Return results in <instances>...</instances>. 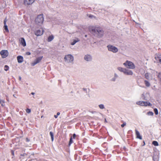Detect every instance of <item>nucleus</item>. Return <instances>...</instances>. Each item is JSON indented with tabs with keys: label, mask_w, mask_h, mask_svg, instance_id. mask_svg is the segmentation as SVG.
<instances>
[{
	"label": "nucleus",
	"mask_w": 161,
	"mask_h": 161,
	"mask_svg": "<svg viewBox=\"0 0 161 161\" xmlns=\"http://www.w3.org/2000/svg\"><path fill=\"white\" fill-rule=\"evenodd\" d=\"M157 73V72L153 71L150 73H146L145 74V77L149 80H153L155 81H157L155 78V76Z\"/></svg>",
	"instance_id": "f03ea898"
},
{
	"label": "nucleus",
	"mask_w": 161,
	"mask_h": 161,
	"mask_svg": "<svg viewBox=\"0 0 161 161\" xmlns=\"http://www.w3.org/2000/svg\"><path fill=\"white\" fill-rule=\"evenodd\" d=\"M64 59L66 63H71L73 61L74 57L71 54H68L65 56Z\"/></svg>",
	"instance_id": "20e7f679"
},
{
	"label": "nucleus",
	"mask_w": 161,
	"mask_h": 161,
	"mask_svg": "<svg viewBox=\"0 0 161 161\" xmlns=\"http://www.w3.org/2000/svg\"><path fill=\"white\" fill-rule=\"evenodd\" d=\"M84 59L87 62H90L92 61V57L91 55L87 54L85 55Z\"/></svg>",
	"instance_id": "1a4fd4ad"
},
{
	"label": "nucleus",
	"mask_w": 161,
	"mask_h": 161,
	"mask_svg": "<svg viewBox=\"0 0 161 161\" xmlns=\"http://www.w3.org/2000/svg\"><path fill=\"white\" fill-rule=\"evenodd\" d=\"M0 54H1L2 58H5L8 56V51L6 50H3L1 51Z\"/></svg>",
	"instance_id": "f8f14e48"
},
{
	"label": "nucleus",
	"mask_w": 161,
	"mask_h": 161,
	"mask_svg": "<svg viewBox=\"0 0 161 161\" xmlns=\"http://www.w3.org/2000/svg\"><path fill=\"white\" fill-rule=\"evenodd\" d=\"M147 114L148 115H151V116H152L153 115V112H149L147 113Z\"/></svg>",
	"instance_id": "2f4dec72"
},
{
	"label": "nucleus",
	"mask_w": 161,
	"mask_h": 161,
	"mask_svg": "<svg viewBox=\"0 0 161 161\" xmlns=\"http://www.w3.org/2000/svg\"><path fill=\"white\" fill-rule=\"evenodd\" d=\"M42 57H41L37 58L33 62L31 63V65L33 66H34L37 64L40 63L41 61Z\"/></svg>",
	"instance_id": "9b49d317"
},
{
	"label": "nucleus",
	"mask_w": 161,
	"mask_h": 161,
	"mask_svg": "<svg viewBox=\"0 0 161 161\" xmlns=\"http://www.w3.org/2000/svg\"><path fill=\"white\" fill-rule=\"evenodd\" d=\"M89 30L96 37H101L103 35L104 32L100 27L91 26L89 27Z\"/></svg>",
	"instance_id": "f257e3e1"
},
{
	"label": "nucleus",
	"mask_w": 161,
	"mask_h": 161,
	"mask_svg": "<svg viewBox=\"0 0 161 161\" xmlns=\"http://www.w3.org/2000/svg\"><path fill=\"white\" fill-rule=\"evenodd\" d=\"M144 83H145V86L147 87H149L151 86V84H150V82H149L147 80H145Z\"/></svg>",
	"instance_id": "4be33fe9"
},
{
	"label": "nucleus",
	"mask_w": 161,
	"mask_h": 161,
	"mask_svg": "<svg viewBox=\"0 0 161 161\" xmlns=\"http://www.w3.org/2000/svg\"><path fill=\"white\" fill-rule=\"evenodd\" d=\"M43 117V116H42L41 117V118H42Z\"/></svg>",
	"instance_id": "a18cd8bd"
},
{
	"label": "nucleus",
	"mask_w": 161,
	"mask_h": 161,
	"mask_svg": "<svg viewBox=\"0 0 161 161\" xmlns=\"http://www.w3.org/2000/svg\"><path fill=\"white\" fill-rule=\"evenodd\" d=\"M31 94H34V93H33V92H32V93H31Z\"/></svg>",
	"instance_id": "49530a36"
},
{
	"label": "nucleus",
	"mask_w": 161,
	"mask_h": 161,
	"mask_svg": "<svg viewBox=\"0 0 161 161\" xmlns=\"http://www.w3.org/2000/svg\"><path fill=\"white\" fill-rule=\"evenodd\" d=\"M26 54L27 55H30L31 54V53L29 52H27L26 53Z\"/></svg>",
	"instance_id": "e433bc0d"
},
{
	"label": "nucleus",
	"mask_w": 161,
	"mask_h": 161,
	"mask_svg": "<svg viewBox=\"0 0 161 161\" xmlns=\"http://www.w3.org/2000/svg\"><path fill=\"white\" fill-rule=\"evenodd\" d=\"M153 144L155 146H158V142L157 141H154L153 142Z\"/></svg>",
	"instance_id": "a878e982"
},
{
	"label": "nucleus",
	"mask_w": 161,
	"mask_h": 161,
	"mask_svg": "<svg viewBox=\"0 0 161 161\" xmlns=\"http://www.w3.org/2000/svg\"><path fill=\"white\" fill-rule=\"evenodd\" d=\"M7 20L6 19H5L4 20V25H6V22L7 21Z\"/></svg>",
	"instance_id": "58836bf2"
},
{
	"label": "nucleus",
	"mask_w": 161,
	"mask_h": 161,
	"mask_svg": "<svg viewBox=\"0 0 161 161\" xmlns=\"http://www.w3.org/2000/svg\"><path fill=\"white\" fill-rule=\"evenodd\" d=\"M13 96L14 97H15V98H16V97L15 96V95L14 94V95H13Z\"/></svg>",
	"instance_id": "79ce46f5"
},
{
	"label": "nucleus",
	"mask_w": 161,
	"mask_h": 161,
	"mask_svg": "<svg viewBox=\"0 0 161 161\" xmlns=\"http://www.w3.org/2000/svg\"><path fill=\"white\" fill-rule=\"evenodd\" d=\"M118 77V75H117V74H116V73H115L114 74V76L113 77V78H112L111 79V80L112 81H115L117 78Z\"/></svg>",
	"instance_id": "412c9836"
},
{
	"label": "nucleus",
	"mask_w": 161,
	"mask_h": 161,
	"mask_svg": "<svg viewBox=\"0 0 161 161\" xmlns=\"http://www.w3.org/2000/svg\"><path fill=\"white\" fill-rule=\"evenodd\" d=\"M76 135L75 134H74L73 135V138L74 139H75V136H76Z\"/></svg>",
	"instance_id": "4c0bfd02"
},
{
	"label": "nucleus",
	"mask_w": 161,
	"mask_h": 161,
	"mask_svg": "<svg viewBox=\"0 0 161 161\" xmlns=\"http://www.w3.org/2000/svg\"><path fill=\"white\" fill-rule=\"evenodd\" d=\"M26 140L28 141V139L27 138H26Z\"/></svg>",
	"instance_id": "de8ad7c7"
},
{
	"label": "nucleus",
	"mask_w": 161,
	"mask_h": 161,
	"mask_svg": "<svg viewBox=\"0 0 161 161\" xmlns=\"http://www.w3.org/2000/svg\"><path fill=\"white\" fill-rule=\"evenodd\" d=\"M19 42L21 45L24 47H25L26 45V42L25 40L23 38H21L19 39Z\"/></svg>",
	"instance_id": "a211bd4d"
},
{
	"label": "nucleus",
	"mask_w": 161,
	"mask_h": 161,
	"mask_svg": "<svg viewBox=\"0 0 161 161\" xmlns=\"http://www.w3.org/2000/svg\"><path fill=\"white\" fill-rule=\"evenodd\" d=\"M155 59L154 61V62L158 63L159 62L161 64V54H157L155 55Z\"/></svg>",
	"instance_id": "6e6552de"
},
{
	"label": "nucleus",
	"mask_w": 161,
	"mask_h": 161,
	"mask_svg": "<svg viewBox=\"0 0 161 161\" xmlns=\"http://www.w3.org/2000/svg\"><path fill=\"white\" fill-rule=\"evenodd\" d=\"M126 125V123H124L123 124H122L121 125V126L122 127H124Z\"/></svg>",
	"instance_id": "c9c22d12"
},
{
	"label": "nucleus",
	"mask_w": 161,
	"mask_h": 161,
	"mask_svg": "<svg viewBox=\"0 0 161 161\" xmlns=\"http://www.w3.org/2000/svg\"><path fill=\"white\" fill-rule=\"evenodd\" d=\"M26 112L28 113H30L31 112V110L30 109H29V108H27L26 109Z\"/></svg>",
	"instance_id": "473e14b6"
},
{
	"label": "nucleus",
	"mask_w": 161,
	"mask_h": 161,
	"mask_svg": "<svg viewBox=\"0 0 161 161\" xmlns=\"http://www.w3.org/2000/svg\"><path fill=\"white\" fill-rule=\"evenodd\" d=\"M105 122H107V120H106V119H105Z\"/></svg>",
	"instance_id": "37998d69"
},
{
	"label": "nucleus",
	"mask_w": 161,
	"mask_h": 161,
	"mask_svg": "<svg viewBox=\"0 0 161 161\" xmlns=\"http://www.w3.org/2000/svg\"><path fill=\"white\" fill-rule=\"evenodd\" d=\"M88 15V17L90 18H92L94 17V16L92 15Z\"/></svg>",
	"instance_id": "f704fd0d"
},
{
	"label": "nucleus",
	"mask_w": 161,
	"mask_h": 161,
	"mask_svg": "<svg viewBox=\"0 0 161 161\" xmlns=\"http://www.w3.org/2000/svg\"><path fill=\"white\" fill-rule=\"evenodd\" d=\"M34 0H24V4L25 6H28L32 4Z\"/></svg>",
	"instance_id": "ddd939ff"
},
{
	"label": "nucleus",
	"mask_w": 161,
	"mask_h": 161,
	"mask_svg": "<svg viewBox=\"0 0 161 161\" xmlns=\"http://www.w3.org/2000/svg\"><path fill=\"white\" fill-rule=\"evenodd\" d=\"M136 135V138L139 139L140 140L142 139V136L140 135L139 132L137 130H135Z\"/></svg>",
	"instance_id": "6ab92c4d"
},
{
	"label": "nucleus",
	"mask_w": 161,
	"mask_h": 161,
	"mask_svg": "<svg viewBox=\"0 0 161 161\" xmlns=\"http://www.w3.org/2000/svg\"><path fill=\"white\" fill-rule=\"evenodd\" d=\"M154 111L155 114L156 115H157L158 114V110L157 108H155L154 110Z\"/></svg>",
	"instance_id": "7c9ffc66"
},
{
	"label": "nucleus",
	"mask_w": 161,
	"mask_h": 161,
	"mask_svg": "<svg viewBox=\"0 0 161 161\" xmlns=\"http://www.w3.org/2000/svg\"><path fill=\"white\" fill-rule=\"evenodd\" d=\"M21 77L19 76V80H21Z\"/></svg>",
	"instance_id": "ea45409f"
},
{
	"label": "nucleus",
	"mask_w": 161,
	"mask_h": 161,
	"mask_svg": "<svg viewBox=\"0 0 161 161\" xmlns=\"http://www.w3.org/2000/svg\"><path fill=\"white\" fill-rule=\"evenodd\" d=\"M8 69H9V67L8 66L6 65L4 66V70L5 71H7L8 70Z\"/></svg>",
	"instance_id": "cd10ccee"
},
{
	"label": "nucleus",
	"mask_w": 161,
	"mask_h": 161,
	"mask_svg": "<svg viewBox=\"0 0 161 161\" xmlns=\"http://www.w3.org/2000/svg\"><path fill=\"white\" fill-rule=\"evenodd\" d=\"M136 104L143 106H151L152 104L148 101H139L136 102Z\"/></svg>",
	"instance_id": "423d86ee"
},
{
	"label": "nucleus",
	"mask_w": 161,
	"mask_h": 161,
	"mask_svg": "<svg viewBox=\"0 0 161 161\" xmlns=\"http://www.w3.org/2000/svg\"><path fill=\"white\" fill-rule=\"evenodd\" d=\"M156 75L158 80V83L160 85H161V73L157 72Z\"/></svg>",
	"instance_id": "f3484780"
},
{
	"label": "nucleus",
	"mask_w": 161,
	"mask_h": 161,
	"mask_svg": "<svg viewBox=\"0 0 161 161\" xmlns=\"http://www.w3.org/2000/svg\"><path fill=\"white\" fill-rule=\"evenodd\" d=\"M44 31L42 29V30H37L35 32V34L37 36H40L43 34Z\"/></svg>",
	"instance_id": "2eb2a0df"
},
{
	"label": "nucleus",
	"mask_w": 161,
	"mask_h": 161,
	"mask_svg": "<svg viewBox=\"0 0 161 161\" xmlns=\"http://www.w3.org/2000/svg\"><path fill=\"white\" fill-rule=\"evenodd\" d=\"M80 41L78 38H75L72 40L70 42V44L72 45H74L76 42H79Z\"/></svg>",
	"instance_id": "dca6fc26"
},
{
	"label": "nucleus",
	"mask_w": 161,
	"mask_h": 161,
	"mask_svg": "<svg viewBox=\"0 0 161 161\" xmlns=\"http://www.w3.org/2000/svg\"><path fill=\"white\" fill-rule=\"evenodd\" d=\"M125 68H124L121 67H118L117 68V69L119 71L123 72L124 73L125 72Z\"/></svg>",
	"instance_id": "b1692460"
},
{
	"label": "nucleus",
	"mask_w": 161,
	"mask_h": 161,
	"mask_svg": "<svg viewBox=\"0 0 161 161\" xmlns=\"http://www.w3.org/2000/svg\"><path fill=\"white\" fill-rule=\"evenodd\" d=\"M99 108L101 109H103L104 108V106L103 104H100L99 105Z\"/></svg>",
	"instance_id": "bb28decb"
},
{
	"label": "nucleus",
	"mask_w": 161,
	"mask_h": 161,
	"mask_svg": "<svg viewBox=\"0 0 161 161\" xmlns=\"http://www.w3.org/2000/svg\"><path fill=\"white\" fill-rule=\"evenodd\" d=\"M60 113L59 112H58L57 113V115H55L54 116V117L55 118H57L58 117V116L59 115H60Z\"/></svg>",
	"instance_id": "72a5a7b5"
},
{
	"label": "nucleus",
	"mask_w": 161,
	"mask_h": 161,
	"mask_svg": "<svg viewBox=\"0 0 161 161\" xmlns=\"http://www.w3.org/2000/svg\"><path fill=\"white\" fill-rule=\"evenodd\" d=\"M73 142V141L72 140V137H71L70 139V141H69V146H70L71 144Z\"/></svg>",
	"instance_id": "c756f323"
},
{
	"label": "nucleus",
	"mask_w": 161,
	"mask_h": 161,
	"mask_svg": "<svg viewBox=\"0 0 161 161\" xmlns=\"http://www.w3.org/2000/svg\"><path fill=\"white\" fill-rule=\"evenodd\" d=\"M135 23H136V24H139L138 23H137V22H135Z\"/></svg>",
	"instance_id": "c03bdc74"
},
{
	"label": "nucleus",
	"mask_w": 161,
	"mask_h": 161,
	"mask_svg": "<svg viewBox=\"0 0 161 161\" xmlns=\"http://www.w3.org/2000/svg\"><path fill=\"white\" fill-rule=\"evenodd\" d=\"M43 21L44 17L42 14L38 15L35 20V24L39 26H41L42 24Z\"/></svg>",
	"instance_id": "7ed1b4c3"
},
{
	"label": "nucleus",
	"mask_w": 161,
	"mask_h": 161,
	"mask_svg": "<svg viewBox=\"0 0 161 161\" xmlns=\"http://www.w3.org/2000/svg\"><path fill=\"white\" fill-rule=\"evenodd\" d=\"M50 135L51 136L52 141L53 142V134L52 132H50Z\"/></svg>",
	"instance_id": "393cba45"
},
{
	"label": "nucleus",
	"mask_w": 161,
	"mask_h": 161,
	"mask_svg": "<svg viewBox=\"0 0 161 161\" xmlns=\"http://www.w3.org/2000/svg\"><path fill=\"white\" fill-rule=\"evenodd\" d=\"M4 27L5 29V30L7 32H8L9 31H8V28L7 26L6 25H4Z\"/></svg>",
	"instance_id": "c85d7f7f"
},
{
	"label": "nucleus",
	"mask_w": 161,
	"mask_h": 161,
	"mask_svg": "<svg viewBox=\"0 0 161 161\" xmlns=\"http://www.w3.org/2000/svg\"><path fill=\"white\" fill-rule=\"evenodd\" d=\"M149 93L147 92H144L141 95V98L143 100H147Z\"/></svg>",
	"instance_id": "9d476101"
},
{
	"label": "nucleus",
	"mask_w": 161,
	"mask_h": 161,
	"mask_svg": "<svg viewBox=\"0 0 161 161\" xmlns=\"http://www.w3.org/2000/svg\"><path fill=\"white\" fill-rule=\"evenodd\" d=\"M124 74L126 75H132L133 73L132 70L125 69V70Z\"/></svg>",
	"instance_id": "4468645a"
},
{
	"label": "nucleus",
	"mask_w": 161,
	"mask_h": 161,
	"mask_svg": "<svg viewBox=\"0 0 161 161\" xmlns=\"http://www.w3.org/2000/svg\"><path fill=\"white\" fill-rule=\"evenodd\" d=\"M123 65L127 68L134 69L135 68V66L132 62L127 60L123 64Z\"/></svg>",
	"instance_id": "39448f33"
},
{
	"label": "nucleus",
	"mask_w": 161,
	"mask_h": 161,
	"mask_svg": "<svg viewBox=\"0 0 161 161\" xmlns=\"http://www.w3.org/2000/svg\"><path fill=\"white\" fill-rule=\"evenodd\" d=\"M12 154L13 155H14V152L13 151L12 152Z\"/></svg>",
	"instance_id": "a19ab883"
},
{
	"label": "nucleus",
	"mask_w": 161,
	"mask_h": 161,
	"mask_svg": "<svg viewBox=\"0 0 161 161\" xmlns=\"http://www.w3.org/2000/svg\"><path fill=\"white\" fill-rule=\"evenodd\" d=\"M107 47L108 50L109 51L112 52L114 53H116L118 52V48L114 46L109 45L107 46Z\"/></svg>",
	"instance_id": "0eeeda50"
},
{
	"label": "nucleus",
	"mask_w": 161,
	"mask_h": 161,
	"mask_svg": "<svg viewBox=\"0 0 161 161\" xmlns=\"http://www.w3.org/2000/svg\"><path fill=\"white\" fill-rule=\"evenodd\" d=\"M54 38V36L53 35H51L49 36L48 37L47 39V41L48 42H50Z\"/></svg>",
	"instance_id": "5701e85b"
},
{
	"label": "nucleus",
	"mask_w": 161,
	"mask_h": 161,
	"mask_svg": "<svg viewBox=\"0 0 161 161\" xmlns=\"http://www.w3.org/2000/svg\"><path fill=\"white\" fill-rule=\"evenodd\" d=\"M17 59L18 62L19 63H22L23 61V57L20 56H18L17 57Z\"/></svg>",
	"instance_id": "aec40b11"
}]
</instances>
